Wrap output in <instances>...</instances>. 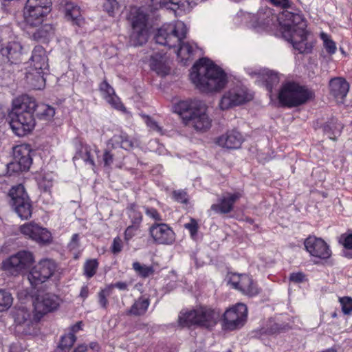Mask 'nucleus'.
<instances>
[{
    "label": "nucleus",
    "mask_w": 352,
    "mask_h": 352,
    "mask_svg": "<svg viewBox=\"0 0 352 352\" xmlns=\"http://www.w3.org/2000/svg\"><path fill=\"white\" fill-rule=\"evenodd\" d=\"M283 37L300 54H309L314 43L309 40L306 21L299 13L283 10L277 17Z\"/></svg>",
    "instance_id": "obj_1"
},
{
    "label": "nucleus",
    "mask_w": 352,
    "mask_h": 352,
    "mask_svg": "<svg viewBox=\"0 0 352 352\" xmlns=\"http://www.w3.org/2000/svg\"><path fill=\"white\" fill-rule=\"evenodd\" d=\"M190 78L195 87L204 93L219 92L228 83L226 72L206 58L199 59L193 65Z\"/></svg>",
    "instance_id": "obj_2"
},
{
    "label": "nucleus",
    "mask_w": 352,
    "mask_h": 352,
    "mask_svg": "<svg viewBox=\"0 0 352 352\" xmlns=\"http://www.w3.org/2000/svg\"><path fill=\"white\" fill-rule=\"evenodd\" d=\"M37 107L36 100L28 95L19 96L12 100L10 124L16 135L24 136L34 129V114Z\"/></svg>",
    "instance_id": "obj_3"
},
{
    "label": "nucleus",
    "mask_w": 352,
    "mask_h": 352,
    "mask_svg": "<svg viewBox=\"0 0 352 352\" xmlns=\"http://www.w3.org/2000/svg\"><path fill=\"white\" fill-rule=\"evenodd\" d=\"M187 28L182 21L175 23L164 25L157 30L154 39L160 45L175 47L179 45L177 50L178 58L181 61H187L192 58L197 47L189 43H184L182 40L186 38Z\"/></svg>",
    "instance_id": "obj_4"
},
{
    "label": "nucleus",
    "mask_w": 352,
    "mask_h": 352,
    "mask_svg": "<svg viewBox=\"0 0 352 352\" xmlns=\"http://www.w3.org/2000/svg\"><path fill=\"white\" fill-rule=\"evenodd\" d=\"M219 311L207 307H199L190 311H182L178 318L181 327L197 325L206 329H210L216 325L220 318Z\"/></svg>",
    "instance_id": "obj_5"
},
{
    "label": "nucleus",
    "mask_w": 352,
    "mask_h": 352,
    "mask_svg": "<svg viewBox=\"0 0 352 352\" xmlns=\"http://www.w3.org/2000/svg\"><path fill=\"white\" fill-rule=\"evenodd\" d=\"M314 97V94L311 90L294 82L283 84L278 94L280 102L288 107L300 106Z\"/></svg>",
    "instance_id": "obj_6"
},
{
    "label": "nucleus",
    "mask_w": 352,
    "mask_h": 352,
    "mask_svg": "<svg viewBox=\"0 0 352 352\" xmlns=\"http://www.w3.org/2000/svg\"><path fill=\"white\" fill-rule=\"evenodd\" d=\"M145 7L132 8L130 10L129 20L132 26L130 35V43L133 46H140L148 40V14Z\"/></svg>",
    "instance_id": "obj_7"
},
{
    "label": "nucleus",
    "mask_w": 352,
    "mask_h": 352,
    "mask_svg": "<svg viewBox=\"0 0 352 352\" xmlns=\"http://www.w3.org/2000/svg\"><path fill=\"white\" fill-rule=\"evenodd\" d=\"M8 197L10 206L20 218L28 219L31 217L32 201L23 185L12 186L8 193Z\"/></svg>",
    "instance_id": "obj_8"
},
{
    "label": "nucleus",
    "mask_w": 352,
    "mask_h": 352,
    "mask_svg": "<svg viewBox=\"0 0 352 352\" xmlns=\"http://www.w3.org/2000/svg\"><path fill=\"white\" fill-rule=\"evenodd\" d=\"M194 111L190 116H184V123L197 131L204 132L211 126L212 120L207 114V106L202 102L192 106Z\"/></svg>",
    "instance_id": "obj_9"
},
{
    "label": "nucleus",
    "mask_w": 352,
    "mask_h": 352,
    "mask_svg": "<svg viewBox=\"0 0 352 352\" xmlns=\"http://www.w3.org/2000/svg\"><path fill=\"white\" fill-rule=\"evenodd\" d=\"M34 262L32 252L20 251L3 263V268L12 275H17L28 270Z\"/></svg>",
    "instance_id": "obj_10"
},
{
    "label": "nucleus",
    "mask_w": 352,
    "mask_h": 352,
    "mask_svg": "<svg viewBox=\"0 0 352 352\" xmlns=\"http://www.w3.org/2000/svg\"><path fill=\"white\" fill-rule=\"evenodd\" d=\"M13 160L8 164V173H16L28 170L32 162L30 157V149L26 144H21L12 148Z\"/></svg>",
    "instance_id": "obj_11"
},
{
    "label": "nucleus",
    "mask_w": 352,
    "mask_h": 352,
    "mask_svg": "<svg viewBox=\"0 0 352 352\" xmlns=\"http://www.w3.org/2000/svg\"><path fill=\"white\" fill-rule=\"evenodd\" d=\"M228 278V284L245 296L252 297L260 292L256 283L248 274L232 273L229 274Z\"/></svg>",
    "instance_id": "obj_12"
},
{
    "label": "nucleus",
    "mask_w": 352,
    "mask_h": 352,
    "mask_svg": "<svg viewBox=\"0 0 352 352\" xmlns=\"http://www.w3.org/2000/svg\"><path fill=\"white\" fill-rule=\"evenodd\" d=\"M56 266L50 259H43L36 265L28 274L30 284L36 287L38 285L45 282L54 273Z\"/></svg>",
    "instance_id": "obj_13"
},
{
    "label": "nucleus",
    "mask_w": 352,
    "mask_h": 352,
    "mask_svg": "<svg viewBox=\"0 0 352 352\" xmlns=\"http://www.w3.org/2000/svg\"><path fill=\"white\" fill-rule=\"evenodd\" d=\"M248 308L243 303H238L234 307L226 311L223 314L224 329L234 330L241 327L246 320Z\"/></svg>",
    "instance_id": "obj_14"
},
{
    "label": "nucleus",
    "mask_w": 352,
    "mask_h": 352,
    "mask_svg": "<svg viewBox=\"0 0 352 352\" xmlns=\"http://www.w3.org/2000/svg\"><path fill=\"white\" fill-rule=\"evenodd\" d=\"M252 98V95L245 87H234L223 94L220 100L219 107L222 110L228 109L248 102Z\"/></svg>",
    "instance_id": "obj_15"
},
{
    "label": "nucleus",
    "mask_w": 352,
    "mask_h": 352,
    "mask_svg": "<svg viewBox=\"0 0 352 352\" xmlns=\"http://www.w3.org/2000/svg\"><path fill=\"white\" fill-rule=\"evenodd\" d=\"M149 235L154 243L160 245H171L175 241L173 229L164 223H154L148 229Z\"/></svg>",
    "instance_id": "obj_16"
},
{
    "label": "nucleus",
    "mask_w": 352,
    "mask_h": 352,
    "mask_svg": "<svg viewBox=\"0 0 352 352\" xmlns=\"http://www.w3.org/2000/svg\"><path fill=\"white\" fill-rule=\"evenodd\" d=\"M21 232L27 238H29L38 243L47 244L52 241L51 233L39 225L30 222L20 227Z\"/></svg>",
    "instance_id": "obj_17"
},
{
    "label": "nucleus",
    "mask_w": 352,
    "mask_h": 352,
    "mask_svg": "<svg viewBox=\"0 0 352 352\" xmlns=\"http://www.w3.org/2000/svg\"><path fill=\"white\" fill-rule=\"evenodd\" d=\"M304 245L306 250L314 257L326 260L331 255L329 246L321 238L309 236L305 239Z\"/></svg>",
    "instance_id": "obj_18"
},
{
    "label": "nucleus",
    "mask_w": 352,
    "mask_h": 352,
    "mask_svg": "<svg viewBox=\"0 0 352 352\" xmlns=\"http://www.w3.org/2000/svg\"><path fill=\"white\" fill-rule=\"evenodd\" d=\"M62 300L56 295L47 293L37 296L34 302L35 311L43 316L56 310Z\"/></svg>",
    "instance_id": "obj_19"
},
{
    "label": "nucleus",
    "mask_w": 352,
    "mask_h": 352,
    "mask_svg": "<svg viewBox=\"0 0 352 352\" xmlns=\"http://www.w3.org/2000/svg\"><path fill=\"white\" fill-rule=\"evenodd\" d=\"M28 69L41 73L47 74L49 72V58L47 52L42 46L37 45L34 48Z\"/></svg>",
    "instance_id": "obj_20"
},
{
    "label": "nucleus",
    "mask_w": 352,
    "mask_h": 352,
    "mask_svg": "<svg viewBox=\"0 0 352 352\" xmlns=\"http://www.w3.org/2000/svg\"><path fill=\"white\" fill-rule=\"evenodd\" d=\"M330 94L338 102H342L349 91V82L342 77L332 78L329 81Z\"/></svg>",
    "instance_id": "obj_21"
},
{
    "label": "nucleus",
    "mask_w": 352,
    "mask_h": 352,
    "mask_svg": "<svg viewBox=\"0 0 352 352\" xmlns=\"http://www.w3.org/2000/svg\"><path fill=\"white\" fill-rule=\"evenodd\" d=\"M243 140L241 134L233 130L219 137L217 143L223 148L236 149L241 146Z\"/></svg>",
    "instance_id": "obj_22"
},
{
    "label": "nucleus",
    "mask_w": 352,
    "mask_h": 352,
    "mask_svg": "<svg viewBox=\"0 0 352 352\" xmlns=\"http://www.w3.org/2000/svg\"><path fill=\"white\" fill-rule=\"evenodd\" d=\"M150 67L152 70L162 76L170 72L169 60L165 54L156 53L151 56Z\"/></svg>",
    "instance_id": "obj_23"
},
{
    "label": "nucleus",
    "mask_w": 352,
    "mask_h": 352,
    "mask_svg": "<svg viewBox=\"0 0 352 352\" xmlns=\"http://www.w3.org/2000/svg\"><path fill=\"white\" fill-rule=\"evenodd\" d=\"M51 6L50 0H28L23 11L47 16L51 11Z\"/></svg>",
    "instance_id": "obj_24"
},
{
    "label": "nucleus",
    "mask_w": 352,
    "mask_h": 352,
    "mask_svg": "<svg viewBox=\"0 0 352 352\" xmlns=\"http://www.w3.org/2000/svg\"><path fill=\"white\" fill-rule=\"evenodd\" d=\"M241 197V195L239 192L228 194L221 199L219 204H213L211 209L220 213H228L232 210L234 204Z\"/></svg>",
    "instance_id": "obj_25"
},
{
    "label": "nucleus",
    "mask_w": 352,
    "mask_h": 352,
    "mask_svg": "<svg viewBox=\"0 0 352 352\" xmlns=\"http://www.w3.org/2000/svg\"><path fill=\"white\" fill-rule=\"evenodd\" d=\"M47 73H41L39 71H32L28 69L25 73V80L29 86L34 89H42L45 86L44 76Z\"/></svg>",
    "instance_id": "obj_26"
},
{
    "label": "nucleus",
    "mask_w": 352,
    "mask_h": 352,
    "mask_svg": "<svg viewBox=\"0 0 352 352\" xmlns=\"http://www.w3.org/2000/svg\"><path fill=\"white\" fill-rule=\"evenodd\" d=\"M65 15L67 21L74 25L80 26L84 23L80 8L73 3L69 2L65 5Z\"/></svg>",
    "instance_id": "obj_27"
},
{
    "label": "nucleus",
    "mask_w": 352,
    "mask_h": 352,
    "mask_svg": "<svg viewBox=\"0 0 352 352\" xmlns=\"http://www.w3.org/2000/svg\"><path fill=\"white\" fill-rule=\"evenodd\" d=\"M254 74L258 76L259 80L265 82L266 87L270 91L272 90L274 85H277L279 82V76L278 74L267 69L254 72Z\"/></svg>",
    "instance_id": "obj_28"
},
{
    "label": "nucleus",
    "mask_w": 352,
    "mask_h": 352,
    "mask_svg": "<svg viewBox=\"0 0 352 352\" xmlns=\"http://www.w3.org/2000/svg\"><path fill=\"white\" fill-rule=\"evenodd\" d=\"M149 304L150 301L148 298L140 297L134 302L131 308L126 311V314L134 316H143L146 312Z\"/></svg>",
    "instance_id": "obj_29"
},
{
    "label": "nucleus",
    "mask_w": 352,
    "mask_h": 352,
    "mask_svg": "<svg viewBox=\"0 0 352 352\" xmlns=\"http://www.w3.org/2000/svg\"><path fill=\"white\" fill-rule=\"evenodd\" d=\"M22 45L17 41H13L1 50L3 56H6L11 61L16 60L22 53Z\"/></svg>",
    "instance_id": "obj_30"
},
{
    "label": "nucleus",
    "mask_w": 352,
    "mask_h": 352,
    "mask_svg": "<svg viewBox=\"0 0 352 352\" xmlns=\"http://www.w3.org/2000/svg\"><path fill=\"white\" fill-rule=\"evenodd\" d=\"M45 17V15H37L29 11H23V22L27 29L37 28L42 25Z\"/></svg>",
    "instance_id": "obj_31"
},
{
    "label": "nucleus",
    "mask_w": 352,
    "mask_h": 352,
    "mask_svg": "<svg viewBox=\"0 0 352 352\" xmlns=\"http://www.w3.org/2000/svg\"><path fill=\"white\" fill-rule=\"evenodd\" d=\"M108 144L111 145L113 148L120 146L121 148L126 150L130 149L134 146L133 141L129 140L126 135L122 134L114 135L109 140Z\"/></svg>",
    "instance_id": "obj_32"
},
{
    "label": "nucleus",
    "mask_w": 352,
    "mask_h": 352,
    "mask_svg": "<svg viewBox=\"0 0 352 352\" xmlns=\"http://www.w3.org/2000/svg\"><path fill=\"white\" fill-rule=\"evenodd\" d=\"M35 28L36 30L32 33V36L38 41L45 40L54 34L52 25L48 23H42V25Z\"/></svg>",
    "instance_id": "obj_33"
},
{
    "label": "nucleus",
    "mask_w": 352,
    "mask_h": 352,
    "mask_svg": "<svg viewBox=\"0 0 352 352\" xmlns=\"http://www.w3.org/2000/svg\"><path fill=\"white\" fill-rule=\"evenodd\" d=\"M202 101L200 100H193V101H180L175 106V112L179 114L182 119L184 120V116L187 115L190 116L191 113L194 111L192 109V106L195 103H201Z\"/></svg>",
    "instance_id": "obj_34"
},
{
    "label": "nucleus",
    "mask_w": 352,
    "mask_h": 352,
    "mask_svg": "<svg viewBox=\"0 0 352 352\" xmlns=\"http://www.w3.org/2000/svg\"><path fill=\"white\" fill-rule=\"evenodd\" d=\"M30 311L25 307H19L14 311V321L18 324H23L25 323L29 324L30 320Z\"/></svg>",
    "instance_id": "obj_35"
},
{
    "label": "nucleus",
    "mask_w": 352,
    "mask_h": 352,
    "mask_svg": "<svg viewBox=\"0 0 352 352\" xmlns=\"http://www.w3.org/2000/svg\"><path fill=\"white\" fill-rule=\"evenodd\" d=\"M155 9L160 8L162 6H166L168 3L177 6L183 10L188 8L190 6V0H151Z\"/></svg>",
    "instance_id": "obj_36"
},
{
    "label": "nucleus",
    "mask_w": 352,
    "mask_h": 352,
    "mask_svg": "<svg viewBox=\"0 0 352 352\" xmlns=\"http://www.w3.org/2000/svg\"><path fill=\"white\" fill-rule=\"evenodd\" d=\"M342 124L339 123L337 120L332 119L324 127V131L329 134L331 140H335L336 135L340 133L342 129Z\"/></svg>",
    "instance_id": "obj_37"
},
{
    "label": "nucleus",
    "mask_w": 352,
    "mask_h": 352,
    "mask_svg": "<svg viewBox=\"0 0 352 352\" xmlns=\"http://www.w3.org/2000/svg\"><path fill=\"white\" fill-rule=\"evenodd\" d=\"M13 303L12 294L5 289H0V312L7 311Z\"/></svg>",
    "instance_id": "obj_38"
},
{
    "label": "nucleus",
    "mask_w": 352,
    "mask_h": 352,
    "mask_svg": "<svg viewBox=\"0 0 352 352\" xmlns=\"http://www.w3.org/2000/svg\"><path fill=\"white\" fill-rule=\"evenodd\" d=\"M76 336L73 333H69L61 337L58 348L64 352L67 351L74 345L76 341Z\"/></svg>",
    "instance_id": "obj_39"
},
{
    "label": "nucleus",
    "mask_w": 352,
    "mask_h": 352,
    "mask_svg": "<svg viewBox=\"0 0 352 352\" xmlns=\"http://www.w3.org/2000/svg\"><path fill=\"white\" fill-rule=\"evenodd\" d=\"M40 111L38 113V116L41 119L45 120H50L55 115L54 109L46 104H41L38 105Z\"/></svg>",
    "instance_id": "obj_40"
},
{
    "label": "nucleus",
    "mask_w": 352,
    "mask_h": 352,
    "mask_svg": "<svg viewBox=\"0 0 352 352\" xmlns=\"http://www.w3.org/2000/svg\"><path fill=\"white\" fill-rule=\"evenodd\" d=\"M133 269L143 278L148 277L154 273V269L152 266L141 265L139 262L133 263Z\"/></svg>",
    "instance_id": "obj_41"
},
{
    "label": "nucleus",
    "mask_w": 352,
    "mask_h": 352,
    "mask_svg": "<svg viewBox=\"0 0 352 352\" xmlns=\"http://www.w3.org/2000/svg\"><path fill=\"white\" fill-rule=\"evenodd\" d=\"M129 215L134 226H138L142 221V214L138 210L135 204H131L129 208Z\"/></svg>",
    "instance_id": "obj_42"
},
{
    "label": "nucleus",
    "mask_w": 352,
    "mask_h": 352,
    "mask_svg": "<svg viewBox=\"0 0 352 352\" xmlns=\"http://www.w3.org/2000/svg\"><path fill=\"white\" fill-rule=\"evenodd\" d=\"M98 263L96 259L88 260L84 265L85 274L88 277H92L96 272Z\"/></svg>",
    "instance_id": "obj_43"
},
{
    "label": "nucleus",
    "mask_w": 352,
    "mask_h": 352,
    "mask_svg": "<svg viewBox=\"0 0 352 352\" xmlns=\"http://www.w3.org/2000/svg\"><path fill=\"white\" fill-rule=\"evenodd\" d=\"M103 8L109 16H114L116 12L120 8L119 0H106L103 4Z\"/></svg>",
    "instance_id": "obj_44"
},
{
    "label": "nucleus",
    "mask_w": 352,
    "mask_h": 352,
    "mask_svg": "<svg viewBox=\"0 0 352 352\" xmlns=\"http://www.w3.org/2000/svg\"><path fill=\"white\" fill-rule=\"evenodd\" d=\"M320 37L323 41L324 47L326 51L330 54H333L336 51V45L335 42H333L329 38V36L324 32L321 33Z\"/></svg>",
    "instance_id": "obj_45"
},
{
    "label": "nucleus",
    "mask_w": 352,
    "mask_h": 352,
    "mask_svg": "<svg viewBox=\"0 0 352 352\" xmlns=\"http://www.w3.org/2000/svg\"><path fill=\"white\" fill-rule=\"evenodd\" d=\"M144 210L146 215L155 221V223H160L162 221L163 219L156 209L144 206Z\"/></svg>",
    "instance_id": "obj_46"
},
{
    "label": "nucleus",
    "mask_w": 352,
    "mask_h": 352,
    "mask_svg": "<svg viewBox=\"0 0 352 352\" xmlns=\"http://www.w3.org/2000/svg\"><path fill=\"white\" fill-rule=\"evenodd\" d=\"M342 309L344 314H350L352 312V298L343 297L340 298Z\"/></svg>",
    "instance_id": "obj_47"
},
{
    "label": "nucleus",
    "mask_w": 352,
    "mask_h": 352,
    "mask_svg": "<svg viewBox=\"0 0 352 352\" xmlns=\"http://www.w3.org/2000/svg\"><path fill=\"white\" fill-rule=\"evenodd\" d=\"M100 90L105 100L115 95L114 89L106 81L100 84Z\"/></svg>",
    "instance_id": "obj_48"
},
{
    "label": "nucleus",
    "mask_w": 352,
    "mask_h": 352,
    "mask_svg": "<svg viewBox=\"0 0 352 352\" xmlns=\"http://www.w3.org/2000/svg\"><path fill=\"white\" fill-rule=\"evenodd\" d=\"M107 102L109 103L113 107L120 111H125L124 105L120 100V98L115 94L106 99Z\"/></svg>",
    "instance_id": "obj_49"
},
{
    "label": "nucleus",
    "mask_w": 352,
    "mask_h": 352,
    "mask_svg": "<svg viewBox=\"0 0 352 352\" xmlns=\"http://www.w3.org/2000/svg\"><path fill=\"white\" fill-rule=\"evenodd\" d=\"M340 242L346 249H352V234H344L341 235Z\"/></svg>",
    "instance_id": "obj_50"
},
{
    "label": "nucleus",
    "mask_w": 352,
    "mask_h": 352,
    "mask_svg": "<svg viewBox=\"0 0 352 352\" xmlns=\"http://www.w3.org/2000/svg\"><path fill=\"white\" fill-rule=\"evenodd\" d=\"M110 290L107 287L106 289H102L98 294L99 303L104 308L106 307L108 304L107 296L110 294Z\"/></svg>",
    "instance_id": "obj_51"
},
{
    "label": "nucleus",
    "mask_w": 352,
    "mask_h": 352,
    "mask_svg": "<svg viewBox=\"0 0 352 352\" xmlns=\"http://www.w3.org/2000/svg\"><path fill=\"white\" fill-rule=\"evenodd\" d=\"M145 122L151 130L156 131L160 134L163 133L162 129L157 124L155 121L153 120L150 117L146 116Z\"/></svg>",
    "instance_id": "obj_52"
},
{
    "label": "nucleus",
    "mask_w": 352,
    "mask_h": 352,
    "mask_svg": "<svg viewBox=\"0 0 352 352\" xmlns=\"http://www.w3.org/2000/svg\"><path fill=\"white\" fill-rule=\"evenodd\" d=\"M175 199L180 203L186 204L188 201V195L185 191L175 190L173 192Z\"/></svg>",
    "instance_id": "obj_53"
},
{
    "label": "nucleus",
    "mask_w": 352,
    "mask_h": 352,
    "mask_svg": "<svg viewBox=\"0 0 352 352\" xmlns=\"http://www.w3.org/2000/svg\"><path fill=\"white\" fill-rule=\"evenodd\" d=\"M185 228L188 229L190 234L193 236L197 232L198 224L196 220L191 219L189 223L184 225Z\"/></svg>",
    "instance_id": "obj_54"
},
{
    "label": "nucleus",
    "mask_w": 352,
    "mask_h": 352,
    "mask_svg": "<svg viewBox=\"0 0 352 352\" xmlns=\"http://www.w3.org/2000/svg\"><path fill=\"white\" fill-rule=\"evenodd\" d=\"M122 241L120 237H116L111 245V251L113 254H118L122 251Z\"/></svg>",
    "instance_id": "obj_55"
},
{
    "label": "nucleus",
    "mask_w": 352,
    "mask_h": 352,
    "mask_svg": "<svg viewBox=\"0 0 352 352\" xmlns=\"http://www.w3.org/2000/svg\"><path fill=\"white\" fill-rule=\"evenodd\" d=\"M103 162L105 166H110L113 162V154L110 150L107 149L103 154Z\"/></svg>",
    "instance_id": "obj_56"
},
{
    "label": "nucleus",
    "mask_w": 352,
    "mask_h": 352,
    "mask_svg": "<svg viewBox=\"0 0 352 352\" xmlns=\"http://www.w3.org/2000/svg\"><path fill=\"white\" fill-rule=\"evenodd\" d=\"M274 6L281 8H287L291 6L292 2L290 0H270Z\"/></svg>",
    "instance_id": "obj_57"
},
{
    "label": "nucleus",
    "mask_w": 352,
    "mask_h": 352,
    "mask_svg": "<svg viewBox=\"0 0 352 352\" xmlns=\"http://www.w3.org/2000/svg\"><path fill=\"white\" fill-rule=\"evenodd\" d=\"M82 158L86 162L89 163L91 166H95L94 160L91 155L90 150L88 147L85 148V155L82 156Z\"/></svg>",
    "instance_id": "obj_58"
},
{
    "label": "nucleus",
    "mask_w": 352,
    "mask_h": 352,
    "mask_svg": "<svg viewBox=\"0 0 352 352\" xmlns=\"http://www.w3.org/2000/svg\"><path fill=\"white\" fill-rule=\"evenodd\" d=\"M289 279L294 283H301L305 279V275L301 272L293 273L290 275Z\"/></svg>",
    "instance_id": "obj_59"
},
{
    "label": "nucleus",
    "mask_w": 352,
    "mask_h": 352,
    "mask_svg": "<svg viewBox=\"0 0 352 352\" xmlns=\"http://www.w3.org/2000/svg\"><path fill=\"white\" fill-rule=\"evenodd\" d=\"M113 287H116V288L119 289L120 290L124 291V290L127 289V284L126 283H124V282H117L115 284L111 285L109 287H107L108 289H109L110 291Z\"/></svg>",
    "instance_id": "obj_60"
},
{
    "label": "nucleus",
    "mask_w": 352,
    "mask_h": 352,
    "mask_svg": "<svg viewBox=\"0 0 352 352\" xmlns=\"http://www.w3.org/2000/svg\"><path fill=\"white\" fill-rule=\"evenodd\" d=\"M79 236L78 234H74L72 236V240L69 244V247L71 250L76 249L78 246Z\"/></svg>",
    "instance_id": "obj_61"
},
{
    "label": "nucleus",
    "mask_w": 352,
    "mask_h": 352,
    "mask_svg": "<svg viewBox=\"0 0 352 352\" xmlns=\"http://www.w3.org/2000/svg\"><path fill=\"white\" fill-rule=\"evenodd\" d=\"M133 230H134L133 226H129L126 229L125 232H124L126 239L129 240L133 236Z\"/></svg>",
    "instance_id": "obj_62"
},
{
    "label": "nucleus",
    "mask_w": 352,
    "mask_h": 352,
    "mask_svg": "<svg viewBox=\"0 0 352 352\" xmlns=\"http://www.w3.org/2000/svg\"><path fill=\"white\" fill-rule=\"evenodd\" d=\"M82 324V322H78L76 324H75L74 326H72L71 327L70 333H73L74 335H75V333L76 332H78L80 329H81Z\"/></svg>",
    "instance_id": "obj_63"
},
{
    "label": "nucleus",
    "mask_w": 352,
    "mask_h": 352,
    "mask_svg": "<svg viewBox=\"0 0 352 352\" xmlns=\"http://www.w3.org/2000/svg\"><path fill=\"white\" fill-rule=\"evenodd\" d=\"M73 352H89V349L86 345H79L78 346Z\"/></svg>",
    "instance_id": "obj_64"
}]
</instances>
